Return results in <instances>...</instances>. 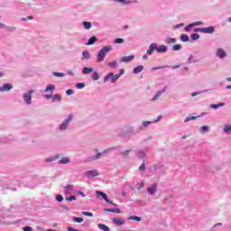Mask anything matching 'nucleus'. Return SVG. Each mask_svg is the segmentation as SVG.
Returning <instances> with one entry per match:
<instances>
[{
  "instance_id": "1",
  "label": "nucleus",
  "mask_w": 231,
  "mask_h": 231,
  "mask_svg": "<svg viewBox=\"0 0 231 231\" xmlns=\"http://www.w3.org/2000/svg\"><path fill=\"white\" fill-rule=\"evenodd\" d=\"M113 50V46L107 45L103 47L97 53V62H104V60L106 59V54L109 53Z\"/></svg>"
},
{
  "instance_id": "2",
  "label": "nucleus",
  "mask_w": 231,
  "mask_h": 231,
  "mask_svg": "<svg viewBox=\"0 0 231 231\" xmlns=\"http://www.w3.org/2000/svg\"><path fill=\"white\" fill-rule=\"evenodd\" d=\"M120 79V75L118 74H114V73H109L107 76L104 79V82H107V80H111L112 83L116 82Z\"/></svg>"
},
{
  "instance_id": "3",
  "label": "nucleus",
  "mask_w": 231,
  "mask_h": 231,
  "mask_svg": "<svg viewBox=\"0 0 231 231\" xmlns=\"http://www.w3.org/2000/svg\"><path fill=\"white\" fill-rule=\"evenodd\" d=\"M73 120V116H69L68 119H66L60 125V131H64L65 129H68V125H69V122Z\"/></svg>"
},
{
  "instance_id": "4",
  "label": "nucleus",
  "mask_w": 231,
  "mask_h": 231,
  "mask_svg": "<svg viewBox=\"0 0 231 231\" xmlns=\"http://www.w3.org/2000/svg\"><path fill=\"white\" fill-rule=\"evenodd\" d=\"M96 194L97 196V198H100V196L103 198V199H105V201H106V203H108L109 205H113V201H110L107 199V195L102 191H96Z\"/></svg>"
},
{
  "instance_id": "5",
  "label": "nucleus",
  "mask_w": 231,
  "mask_h": 231,
  "mask_svg": "<svg viewBox=\"0 0 231 231\" xmlns=\"http://www.w3.org/2000/svg\"><path fill=\"white\" fill-rule=\"evenodd\" d=\"M158 190V185L156 183H152L151 187L147 188L146 192L152 195Z\"/></svg>"
},
{
  "instance_id": "6",
  "label": "nucleus",
  "mask_w": 231,
  "mask_h": 231,
  "mask_svg": "<svg viewBox=\"0 0 231 231\" xmlns=\"http://www.w3.org/2000/svg\"><path fill=\"white\" fill-rule=\"evenodd\" d=\"M99 172L97 170H92V171H88L86 172V176H88V178H97V176H99Z\"/></svg>"
},
{
  "instance_id": "7",
  "label": "nucleus",
  "mask_w": 231,
  "mask_h": 231,
  "mask_svg": "<svg viewBox=\"0 0 231 231\" xmlns=\"http://www.w3.org/2000/svg\"><path fill=\"white\" fill-rule=\"evenodd\" d=\"M32 93H33V90H30L28 93L23 95V99L26 104H32Z\"/></svg>"
},
{
  "instance_id": "8",
  "label": "nucleus",
  "mask_w": 231,
  "mask_h": 231,
  "mask_svg": "<svg viewBox=\"0 0 231 231\" xmlns=\"http://www.w3.org/2000/svg\"><path fill=\"white\" fill-rule=\"evenodd\" d=\"M132 60H134V55L125 56L120 59L121 62H131Z\"/></svg>"
},
{
  "instance_id": "9",
  "label": "nucleus",
  "mask_w": 231,
  "mask_h": 231,
  "mask_svg": "<svg viewBox=\"0 0 231 231\" xmlns=\"http://www.w3.org/2000/svg\"><path fill=\"white\" fill-rule=\"evenodd\" d=\"M13 88L14 86H12V84L5 83L3 85V87H0V91H10V89H12Z\"/></svg>"
},
{
  "instance_id": "10",
  "label": "nucleus",
  "mask_w": 231,
  "mask_h": 231,
  "mask_svg": "<svg viewBox=\"0 0 231 231\" xmlns=\"http://www.w3.org/2000/svg\"><path fill=\"white\" fill-rule=\"evenodd\" d=\"M157 53H167V46L161 45L155 48Z\"/></svg>"
},
{
  "instance_id": "11",
  "label": "nucleus",
  "mask_w": 231,
  "mask_h": 231,
  "mask_svg": "<svg viewBox=\"0 0 231 231\" xmlns=\"http://www.w3.org/2000/svg\"><path fill=\"white\" fill-rule=\"evenodd\" d=\"M217 55L219 57V59H225V57H226V52H225L223 49H217Z\"/></svg>"
},
{
  "instance_id": "12",
  "label": "nucleus",
  "mask_w": 231,
  "mask_h": 231,
  "mask_svg": "<svg viewBox=\"0 0 231 231\" xmlns=\"http://www.w3.org/2000/svg\"><path fill=\"white\" fill-rule=\"evenodd\" d=\"M202 33H214V27L209 26L202 28Z\"/></svg>"
},
{
  "instance_id": "13",
  "label": "nucleus",
  "mask_w": 231,
  "mask_h": 231,
  "mask_svg": "<svg viewBox=\"0 0 231 231\" xmlns=\"http://www.w3.org/2000/svg\"><path fill=\"white\" fill-rule=\"evenodd\" d=\"M154 50H156V43H152L149 46V49L147 50V54L148 55H152V51H154Z\"/></svg>"
},
{
  "instance_id": "14",
  "label": "nucleus",
  "mask_w": 231,
  "mask_h": 231,
  "mask_svg": "<svg viewBox=\"0 0 231 231\" xmlns=\"http://www.w3.org/2000/svg\"><path fill=\"white\" fill-rule=\"evenodd\" d=\"M113 223H115V225H117L118 226H122V225H124V223H125V221L116 217V218H113Z\"/></svg>"
},
{
  "instance_id": "15",
  "label": "nucleus",
  "mask_w": 231,
  "mask_h": 231,
  "mask_svg": "<svg viewBox=\"0 0 231 231\" xmlns=\"http://www.w3.org/2000/svg\"><path fill=\"white\" fill-rule=\"evenodd\" d=\"M141 71H143V66L139 65L134 69V75H138V73H141Z\"/></svg>"
},
{
  "instance_id": "16",
  "label": "nucleus",
  "mask_w": 231,
  "mask_h": 231,
  "mask_svg": "<svg viewBox=\"0 0 231 231\" xmlns=\"http://www.w3.org/2000/svg\"><path fill=\"white\" fill-rule=\"evenodd\" d=\"M165 91H166V88H163L162 90L158 91L155 94L153 100H158V98H160V97H162V95H163V93H165Z\"/></svg>"
},
{
  "instance_id": "17",
  "label": "nucleus",
  "mask_w": 231,
  "mask_h": 231,
  "mask_svg": "<svg viewBox=\"0 0 231 231\" xmlns=\"http://www.w3.org/2000/svg\"><path fill=\"white\" fill-rule=\"evenodd\" d=\"M106 212H114L115 214H122L120 208H106L105 209Z\"/></svg>"
},
{
  "instance_id": "18",
  "label": "nucleus",
  "mask_w": 231,
  "mask_h": 231,
  "mask_svg": "<svg viewBox=\"0 0 231 231\" xmlns=\"http://www.w3.org/2000/svg\"><path fill=\"white\" fill-rule=\"evenodd\" d=\"M91 71H93V68L85 67V68H83V69H82V73H83L84 75H89V73H91Z\"/></svg>"
},
{
  "instance_id": "19",
  "label": "nucleus",
  "mask_w": 231,
  "mask_h": 231,
  "mask_svg": "<svg viewBox=\"0 0 231 231\" xmlns=\"http://www.w3.org/2000/svg\"><path fill=\"white\" fill-rule=\"evenodd\" d=\"M51 99H52V102H60L61 97H60V95L55 94L52 96Z\"/></svg>"
},
{
  "instance_id": "20",
  "label": "nucleus",
  "mask_w": 231,
  "mask_h": 231,
  "mask_svg": "<svg viewBox=\"0 0 231 231\" xmlns=\"http://www.w3.org/2000/svg\"><path fill=\"white\" fill-rule=\"evenodd\" d=\"M180 41L182 42H189L190 41V39L189 38V36L187 34H181Z\"/></svg>"
},
{
  "instance_id": "21",
  "label": "nucleus",
  "mask_w": 231,
  "mask_h": 231,
  "mask_svg": "<svg viewBox=\"0 0 231 231\" xmlns=\"http://www.w3.org/2000/svg\"><path fill=\"white\" fill-rule=\"evenodd\" d=\"M97 41V37L96 36H92L88 42H87V46H91V44H95V42Z\"/></svg>"
},
{
  "instance_id": "22",
  "label": "nucleus",
  "mask_w": 231,
  "mask_h": 231,
  "mask_svg": "<svg viewBox=\"0 0 231 231\" xmlns=\"http://www.w3.org/2000/svg\"><path fill=\"white\" fill-rule=\"evenodd\" d=\"M98 229L103 231H109L110 229L107 227V226L104 224H98Z\"/></svg>"
},
{
  "instance_id": "23",
  "label": "nucleus",
  "mask_w": 231,
  "mask_h": 231,
  "mask_svg": "<svg viewBox=\"0 0 231 231\" xmlns=\"http://www.w3.org/2000/svg\"><path fill=\"white\" fill-rule=\"evenodd\" d=\"M107 66L109 68H118V62L117 61H112V62L107 63Z\"/></svg>"
},
{
  "instance_id": "24",
  "label": "nucleus",
  "mask_w": 231,
  "mask_h": 231,
  "mask_svg": "<svg viewBox=\"0 0 231 231\" xmlns=\"http://www.w3.org/2000/svg\"><path fill=\"white\" fill-rule=\"evenodd\" d=\"M83 26L86 30H91V23L90 22H84Z\"/></svg>"
},
{
  "instance_id": "25",
  "label": "nucleus",
  "mask_w": 231,
  "mask_h": 231,
  "mask_svg": "<svg viewBox=\"0 0 231 231\" xmlns=\"http://www.w3.org/2000/svg\"><path fill=\"white\" fill-rule=\"evenodd\" d=\"M54 89H55V86H53V85H49V86H47V88H45V93H48V91H54Z\"/></svg>"
},
{
  "instance_id": "26",
  "label": "nucleus",
  "mask_w": 231,
  "mask_h": 231,
  "mask_svg": "<svg viewBox=\"0 0 231 231\" xmlns=\"http://www.w3.org/2000/svg\"><path fill=\"white\" fill-rule=\"evenodd\" d=\"M208 131H209V128L207 125H204V126L200 127V129H199L200 133H208Z\"/></svg>"
},
{
  "instance_id": "27",
  "label": "nucleus",
  "mask_w": 231,
  "mask_h": 231,
  "mask_svg": "<svg viewBox=\"0 0 231 231\" xmlns=\"http://www.w3.org/2000/svg\"><path fill=\"white\" fill-rule=\"evenodd\" d=\"M225 106V103H218L217 105H211L212 109H217V107H223Z\"/></svg>"
},
{
  "instance_id": "28",
  "label": "nucleus",
  "mask_w": 231,
  "mask_h": 231,
  "mask_svg": "<svg viewBox=\"0 0 231 231\" xmlns=\"http://www.w3.org/2000/svg\"><path fill=\"white\" fill-rule=\"evenodd\" d=\"M60 163H63V164L69 163V158L68 157L61 158V160L60 161Z\"/></svg>"
},
{
  "instance_id": "29",
  "label": "nucleus",
  "mask_w": 231,
  "mask_h": 231,
  "mask_svg": "<svg viewBox=\"0 0 231 231\" xmlns=\"http://www.w3.org/2000/svg\"><path fill=\"white\" fill-rule=\"evenodd\" d=\"M173 51H180L181 50V45L180 44H175L172 46Z\"/></svg>"
},
{
  "instance_id": "30",
  "label": "nucleus",
  "mask_w": 231,
  "mask_h": 231,
  "mask_svg": "<svg viewBox=\"0 0 231 231\" xmlns=\"http://www.w3.org/2000/svg\"><path fill=\"white\" fill-rule=\"evenodd\" d=\"M76 200H77V197H75V195H72L65 199V201H76Z\"/></svg>"
},
{
  "instance_id": "31",
  "label": "nucleus",
  "mask_w": 231,
  "mask_h": 231,
  "mask_svg": "<svg viewBox=\"0 0 231 231\" xmlns=\"http://www.w3.org/2000/svg\"><path fill=\"white\" fill-rule=\"evenodd\" d=\"M92 79L93 80H98V79H100V75H98V72H93Z\"/></svg>"
},
{
  "instance_id": "32",
  "label": "nucleus",
  "mask_w": 231,
  "mask_h": 231,
  "mask_svg": "<svg viewBox=\"0 0 231 231\" xmlns=\"http://www.w3.org/2000/svg\"><path fill=\"white\" fill-rule=\"evenodd\" d=\"M191 40L192 41H198L199 39V34H198V33H193V34H191Z\"/></svg>"
},
{
  "instance_id": "33",
  "label": "nucleus",
  "mask_w": 231,
  "mask_h": 231,
  "mask_svg": "<svg viewBox=\"0 0 231 231\" xmlns=\"http://www.w3.org/2000/svg\"><path fill=\"white\" fill-rule=\"evenodd\" d=\"M167 44H172L174 42H176V39L174 38H169L168 40H166Z\"/></svg>"
},
{
  "instance_id": "34",
  "label": "nucleus",
  "mask_w": 231,
  "mask_h": 231,
  "mask_svg": "<svg viewBox=\"0 0 231 231\" xmlns=\"http://www.w3.org/2000/svg\"><path fill=\"white\" fill-rule=\"evenodd\" d=\"M83 57L85 59H89L91 57V55L89 54V52L88 51H83Z\"/></svg>"
},
{
  "instance_id": "35",
  "label": "nucleus",
  "mask_w": 231,
  "mask_h": 231,
  "mask_svg": "<svg viewBox=\"0 0 231 231\" xmlns=\"http://www.w3.org/2000/svg\"><path fill=\"white\" fill-rule=\"evenodd\" d=\"M74 221L75 223H82L84 221V218L75 217Z\"/></svg>"
},
{
  "instance_id": "36",
  "label": "nucleus",
  "mask_w": 231,
  "mask_h": 231,
  "mask_svg": "<svg viewBox=\"0 0 231 231\" xmlns=\"http://www.w3.org/2000/svg\"><path fill=\"white\" fill-rule=\"evenodd\" d=\"M231 132V125H226L224 127V133H230Z\"/></svg>"
},
{
  "instance_id": "37",
  "label": "nucleus",
  "mask_w": 231,
  "mask_h": 231,
  "mask_svg": "<svg viewBox=\"0 0 231 231\" xmlns=\"http://www.w3.org/2000/svg\"><path fill=\"white\" fill-rule=\"evenodd\" d=\"M129 219H132L133 221H142V217H130Z\"/></svg>"
},
{
  "instance_id": "38",
  "label": "nucleus",
  "mask_w": 231,
  "mask_h": 231,
  "mask_svg": "<svg viewBox=\"0 0 231 231\" xmlns=\"http://www.w3.org/2000/svg\"><path fill=\"white\" fill-rule=\"evenodd\" d=\"M22 21L27 22V21H33V16H27L25 18H22Z\"/></svg>"
},
{
  "instance_id": "39",
  "label": "nucleus",
  "mask_w": 231,
  "mask_h": 231,
  "mask_svg": "<svg viewBox=\"0 0 231 231\" xmlns=\"http://www.w3.org/2000/svg\"><path fill=\"white\" fill-rule=\"evenodd\" d=\"M82 214H83V216H88V217H93V213H91V212L83 211Z\"/></svg>"
},
{
  "instance_id": "40",
  "label": "nucleus",
  "mask_w": 231,
  "mask_h": 231,
  "mask_svg": "<svg viewBox=\"0 0 231 231\" xmlns=\"http://www.w3.org/2000/svg\"><path fill=\"white\" fill-rule=\"evenodd\" d=\"M115 42H116V44H122V42H124V39H122V38H116V39L115 40Z\"/></svg>"
},
{
  "instance_id": "41",
  "label": "nucleus",
  "mask_w": 231,
  "mask_h": 231,
  "mask_svg": "<svg viewBox=\"0 0 231 231\" xmlns=\"http://www.w3.org/2000/svg\"><path fill=\"white\" fill-rule=\"evenodd\" d=\"M78 89H82L83 88H86V84L84 83H78L77 86Z\"/></svg>"
},
{
  "instance_id": "42",
  "label": "nucleus",
  "mask_w": 231,
  "mask_h": 231,
  "mask_svg": "<svg viewBox=\"0 0 231 231\" xmlns=\"http://www.w3.org/2000/svg\"><path fill=\"white\" fill-rule=\"evenodd\" d=\"M56 199L57 201H59V203H60V201H63L64 198L62 197V195H57Z\"/></svg>"
},
{
  "instance_id": "43",
  "label": "nucleus",
  "mask_w": 231,
  "mask_h": 231,
  "mask_svg": "<svg viewBox=\"0 0 231 231\" xmlns=\"http://www.w3.org/2000/svg\"><path fill=\"white\" fill-rule=\"evenodd\" d=\"M192 27H193L192 23H189V25H187L185 27V32H190V28H192Z\"/></svg>"
},
{
  "instance_id": "44",
  "label": "nucleus",
  "mask_w": 231,
  "mask_h": 231,
  "mask_svg": "<svg viewBox=\"0 0 231 231\" xmlns=\"http://www.w3.org/2000/svg\"><path fill=\"white\" fill-rule=\"evenodd\" d=\"M163 68H165L164 66H160V67H153L152 69V71H156V69H163Z\"/></svg>"
},
{
  "instance_id": "45",
  "label": "nucleus",
  "mask_w": 231,
  "mask_h": 231,
  "mask_svg": "<svg viewBox=\"0 0 231 231\" xmlns=\"http://www.w3.org/2000/svg\"><path fill=\"white\" fill-rule=\"evenodd\" d=\"M143 187H145V182H143V180H142V181L140 182V185H139V187H138V189L140 190V189H143Z\"/></svg>"
},
{
  "instance_id": "46",
  "label": "nucleus",
  "mask_w": 231,
  "mask_h": 231,
  "mask_svg": "<svg viewBox=\"0 0 231 231\" xmlns=\"http://www.w3.org/2000/svg\"><path fill=\"white\" fill-rule=\"evenodd\" d=\"M32 230H33V228H32V226H26L23 227V231H32Z\"/></svg>"
},
{
  "instance_id": "47",
  "label": "nucleus",
  "mask_w": 231,
  "mask_h": 231,
  "mask_svg": "<svg viewBox=\"0 0 231 231\" xmlns=\"http://www.w3.org/2000/svg\"><path fill=\"white\" fill-rule=\"evenodd\" d=\"M191 24H192L193 27L194 26H199L200 24H203V22H195V23H193Z\"/></svg>"
},
{
  "instance_id": "48",
  "label": "nucleus",
  "mask_w": 231,
  "mask_h": 231,
  "mask_svg": "<svg viewBox=\"0 0 231 231\" xmlns=\"http://www.w3.org/2000/svg\"><path fill=\"white\" fill-rule=\"evenodd\" d=\"M54 76H55V77H64V73L54 72Z\"/></svg>"
},
{
  "instance_id": "49",
  "label": "nucleus",
  "mask_w": 231,
  "mask_h": 231,
  "mask_svg": "<svg viewBox=\"0 0 231 231\" xmlns=\"http://www.w3.org/2000/svg\"><path fill=\"white\" fill-rule=\"evenodd\" d=\"M139 171H145V163L140 165Z\"/></svg>"
},
{
  "instance_id": "50",
  "label": "nucleus",
  "mask_w": 231,
  "mask_h": 231,
  "mask_svg": "<svg viewBox=\"0 0 231 231\" xmlns=\"http://www.w3.org/2000/svg\"><path fill=\"white\" fill-rule=\"evenodd\" d=\"M129 152H130V151H129V150H126L125 152H122L121 154H122L123 156H128V155H129Z\"/></svg>"
},
{
  "instance_id": "51",
  "label": "nucleus",
  "mask_w": 231,
  "mask_h": 231,
  "mask_svg": "<svg viewBox=\"0 0 231 231\" xmlns=\"http://www.w3.org/2000/svg\"><path fill=\"white\" fill-rule=\"evenodd\" d=\"M64 189H67L68 190H71V189H73V186L69 184V185L65 186Z\"/></svg>"
},
{
  "instance_id": "52",
  "label": "nucleus",
  "mask_w": 231,
  "mask_h": 231,
  "mask_svg": "<svg viewBox=\"0 0 231 231\" xmlns=\"http://www.w3.org/2000/svg\"><path fill=\"white\" fill-rule=\"evenodd\" d=\"M66 94H67L68 96L73 95V90L68 89L67 92H66Z\"/></svg>"
},
{
  "instance_id": "53",
  "label": "nucleus",
  "mask_w": 231,
  "mask_h": 231,
  "mask_svg": "<svg viewBox=\"0 0 231 231\" xmlns=\"http://www.w3.org/2000/svg\"><path fill=\"white\" fill-rule=\"evenodd\" d=\"M43 98L50 99V98H52V96L51 95H44Z\"/></svg>"
},
{
  "instance_id": "54",
  "label": "nucleus",
  "mask_w": 231,
  "mask_h": 231,
  "mask_svg": "<svg viewBox=\"0 0 231 231\" xmlns=\"http://www.w3.org/2000/svg\"><path fill=\"white\" fill-rule=\"evenodd\" d=\"M203 28H195L194 32H201L203 33Z\"/></svg>"
},
{
  "instance_id": "55",
  "label": "nucleus",
  "mask_w": 231,
  "mask_h": 231,
  "mask_svg": "<svg viewBox=\"0 0 231 231\" xmlns=\"http://www.w3.org/2000/svg\"><path fill=\"white\" fill-rule=\"evenodd\" d=\"M55 158H47L45 159V162H53Z\"/></svg>"
},
{
  "instance_id": "56",
  "label": "nucleus",
  "mask_w": 231,
  "mask_h": 231,
  "mask_svg": "<svg viewBox=\"0 0 231 231\" xmlns=\"http://www.w3.org/2000/svg\"><path fill=\"white\" fill-rule=\"evenodd\" d=\"M124 73H125V70H124V69H121V70L119 71V74H117V75H119V77H122V75H124Z\"/></svg>"
},
{
  "instance_id": "57",
  "label": "nucleus",
  "mask_w": 231,
  "mask_h": 231,
  "mask_svg": "<svg viewBox=\"0 0 231 231\" xmlns=\"http://www.w3.org/2000/svg\"><path fill=\"white\" fill-rule=\"evenodd\" d=\"M190 117H187L185 120H184V122H190Z\"/></svg>"
},
{
  "instance_id": "58",
  "label": "nucleus",
  "mask_w": 231,
  "mask_h": 231,
  "mask_svg": "<svg viewBox=\"0 0 231 231\" xmlns=\"http://www.w3.org/2000/svg\"><path fill=\"white\" fill-rule=\"evenodd\" d=\"M196 95H198V92H194L191 94V97H196Z\"/></svg>"
},
{
  "instance_id": "59",
  "label": "nucleus",
  "mask_w": 231,
  "mask_h": 231,
  "mask_svg": "<svg viewBox=\"0 0 231 231\" xmlns=\"http://www.w3.org/2000/svg\"><path fill=\"white\" fill-rule=\"evenodd\" d=\"M149 124H151V122H144L143 125H149Z\"/></svg>"
},
{
  "instance_id": "60",
  "label": "nucleus",
  "mask_w": 231,
  "mask_h": 231,
  "mask_svg": "<svg viewBox=\"0 0 231 231\" xmlns=\"http://www.w3.org/2000/svg\"><path fill=\"white\" fill-rule=\"evenodd\" d=\"M196 118H198V116H191L190 117L191 120H196Z\"/></svg>"
},
{
  "instance_id": "61",
  "label": "nucleus",
  "mask_w": 231,
  "mask_h": 231,
  "mask_svg": "<svg viewBox=\"0 0 231 231\" xmlns=\"http://www.w3.org/2000/svg\"><path fill=\"white\" fill-rule=\"evenodd\" d=\"M143 60H146L147 55H143Z\"/></svg>"
},
{
  "instance_id": "62",
  "label": "nucleus",
  "mask_w": 231,
  "mask_h": 231,
  "mask_svg": "<svg viewBox=\"0 0 231 231\" xmlns=\"http://www.w3.org/2000/svg\"><path fill=\"white\" fill-rule=\"evenodd\" d=\"M0 28H5V24L4 23H0Z\"/></svg>"
},
{
  "instance_id": "63",
  "label": "nucleus",
  "mask_w": 231,
  "mask_h": 231,
  "mask_svg": "<svg viewBox=\"0 0 231 231\" xmlns=\"http://www.w3.org/2000/svg\"><path fill=\"white\" fill-rule=\"evenodd\" d=\"M226 89H231V85L226 86Z\"/></svg>"
},
{
  "instance_id": "64",
  "label": "nucleus",
  "mask_w": 231,
  "mask_h": 231,
  "mask_svg": "<svg viewBox=\"0 0 231 231\" xmlns=\"http://www.w3.org/2000/svg\"><path fill=\"white\" fill-rule=\"evenodd\" d=\"M227 82H231V78L226 79Z\"/></svg>"
}]
</instances>
